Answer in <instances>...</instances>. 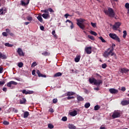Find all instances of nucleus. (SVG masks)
<instances>
[{"mask_svg": "<svg viewBox=\"0 0 129 129\" xmlns=\"http://www.w3.org/2000/svg\"><path fill=\"white\" fill-rule=\"evenodd\" d=\"M105 15L109 16V18H113L115 17V12H114L112 8H109L108 10H104Z\"/></svg>", "mask_w": 129, "mask_h": 129, "instance_id": "f257e3e1", "label": "nucleus"}, {"mask_svg": "<svg viewBox=\"0 0 129 129\" xmlns=\"http://www.w3.org/2000/svg\"><path fill=\"white\" fill-rule=\"evenodd\" d=\"M77 21V25L78 26L80 29H81L82 30H85V25L83 24L84 21H85V20L84 19H76Z\"/></svg>", "mask_w": 129, "mask_h": 129, "instance_id": "f03ea898", "label": "nucleus"}, {"mask_svg": "<svg viewBox=\"0 0 129 129\" xmlns=\"http://www.w3.org/2000/svg\"><path fill=\"white\" fill-rule=\"evenodd\" d=\"M116 56V54L114 52H113V49H110L109 52L107 51H105L103 53V56L105 57V58H107L108 56Z\"/></svg>", "mask_w": 129, "mask_h": 129, "instance_id": "7ed1b4c3", "label": "nucleus"}, {"mask_svg": "<svg viewBox=\"0 0 129 129\" xmlns=\"http://www.w3.org/2000/svg\"><path fill=\"white\" fill-rule=\"evenodd\" d=\"M121 116V113L119 111H114L113 112L111 117L113 119H115L116 118H119Z\"/></svg>", "mask_w": 129, "mask_h": 129, "instance_id": "20e7f679", "label": "nucleus"}, {"mask_svg": "<svg viewBox=\"0 0 129 129\" xmlns=\"http://www.w3.org/2000/svg\"><path fill=\"white\" fill-rule=\"evenodd\" d=\"M109 36L111 39L117 41L118 42H120V41L119 38L115 33H109Z\"/></svg>", "mask_w": 129, "mask_h": 129, "instance_id": "39448f33", "label": "nucleus"}, {"mask_svg": "<svg viewBox=\"0 0 129 129\" xmlns=\"http://www.w3.org/2000/svg\"><path fill=\"white\" fill-rule=\"evenodd\" d=\"M120 26H121V23L119 22H117L115 23V24L113 25V30L116 31L118 28H119Z\"/></svg>", "mask_w": 129, "mask_h": 129, "instance_id": "423d86ee", "label": "nucleus"}, {"mask_svg": "<svg viewBox=\"0 0 129 129\" xmlns=\"http://www.w3.org/2000/svg\"><path fill=\"white\" fill-rule=\"evenodd\" d=\"M85 51L87 54H91V53H92V46L86 47L85 48Z\"/></svg>", "mask_w": 129, "mask_h": 129, "instance_id": "0eeeda50", "label": "nucleus"}, {"mask_svg": "<svg viewBox=\"0 0 129 129\" xmlns=\"http://www.w3.org/2000/svg\"><path fill=\"white\" fill-rule=\"evenodd\" d=\"M120 73L123 74H129V69H127L126 68H122L120 69Z\"/></svg>", "mask_w": 129, "mask_h": 129, "instance_id": "6e6552de", "label": "nucleus"}, {"mask_svg": "<svg viewBox=\"0 0 129 129\" xmlns=\"http://www.w3.org/2000/svg\"><path fill=\"white\" fill-rule=\"evenodd\" d=\"M18 83L15 81H10L9 83H7V86L11 88L12 87V85H17Z\"/></svg>", "mask_w": 129, "mask_h": 129, "instance_id": "1a4fd4ad", "label": "nucleus"}, {"mask_svg": "<svg viewBox=\"0 0 129 129\" xmlns=\"http://www.w3.org/2000/svg\"><path fill=\"white\" fill-rule=\"evenodd\" d=\"M102 84H103V81H102L101 80L97 79V81L95 82V83H94V85L98 87H99L100 85H102Z\"/></svg>", "mask_w": 129, "mask_h": 129, "instance_id": "9d476101", "label": "nucleus"}, {"mask_svg": "<svg viewBox=\"0 0 129 129\" xmlns=\"http://www.w3.org/2000/svg\"><path fill=\"white\" fill-rule=\"evenodd\" d=\"M109 91L111 94H117L118 92V90L114 88L109 89Z\"/></svg>", "mask_w": 129, "mask_h": 129, "instance_id": "9b49d317", "label": "nucleus"}, {"mask_svg": "<svg viewBox=\"0 0 129 129\" xmlns=\"http://www.w3.org/2000/svg\"><path fill=\"white\" fill-rule=\"evenodd\" d=\"M7 9L6 8L3 7L0 9V15H3L5 14L7 12Z\"/></svg>", "mask_w": 129, "mask_h": 129, "instance_id": "f8f14e48", "label": "nucleus"}, {"mask_svg": "<svg viewBox=\"0 0 129 129\" xmlns=\"http://www.w3.org/2000/svg\"><path fill=\"white\" fill-rule=\"evenodd\" d=\"M17 53L19 56H24V53H23L22 49L21 48H18Z\"/></svg>", "mask_w": 129, "mask_h": 129, "instance_id": "ddd939ff", "label": "nucleus"}, {"mask_svg": "<svg viewBox=\"0 0 129 129\" xmlns=\"http://www.w3.org/2000/svg\"><path fill=\"white\" fill-rule=\"evenodd\" d=\"M121 104L123 106H125L129 104V99L128 100H123L121 101Z\"/></svg>", "mask_w": 129, "mask_h": 129, "instance_id": "4468645a", "label": "nucleus"}, {"mask_svg": "<svg viewBox=\"0 0 129 129\" xmlns=\"http://www.w3.org/2000/svg\"><path fill=\"white\" fill-rule=\"evenodd\" d=\"M36 74L38 75V77L46 78V76L45 75L41 74L39 70L36 71Z\"/></svg>", "mask_w": 129, "mask_h": 129, "instance_id": "2eb2a0df", "label": "nucleus"}, {"mask_svg": "<svg viewBox=\"0 0 129 129\" xmlns=\"http://www.w3.org/2000/svg\"><path fill=\"white\" fill-rule=\"evenodd\" d=\"M97 80L96 79H94V78H89V82L91 84H93L95 83L96 81H97Z\"/></svg>", "mask_w": 129, "mask_h": 129, "instance_id": "dca6fc26", "label": "nucleus"}, {"mask_svg": "<svg viewBox=\"0 0 129 129\" xmlns=\"http://www.w3.org/2000/svg\"><path fill=\"white\" fill-rule=\"evenodd\" d=\"M26 99L25 98H21V99L20 100V104H24L26 103Z\"/></svg>", "mask_w": 129, "mask_h": 129, "instance_id": "f3484780", "label": "nucleus"}, {"mask_svg": "<svg viewBox=\"0 0 129 129\" xmlns=\"http://www.w3.org/2000/svg\"><path fill=\"white\" fill-rule=\"evenodd\" d=\"M66 94L67 96H71L74 95L75 94V93H74V92H67Z\"/></svg>", "mask_w": 129, "mask_h": 129, "instance_id": "a211bd4d", "label": "nucleus"}, {"mask_svg": "<svg viewBox=\"0 0 129 129\" xmlns=\"http://www.w3.org/2000/svg\"><path fill=\"white\" fill-rule=\"evenodd\" d=\"M0 58H3V59H6L7 56L6 54H4L2 52H0Z\"/></svg>", "mask_w": 129, "mask_h": 129, "instance_id": "6ab92c4d", "label": "nucleus"}, {"mask_svg": "<svg viewBox=\"0 0 129 129\" xmlns=\"http://www.w3.org/2000/svg\"><path fill=\"white\" fill-rule=\"evenodd\" d=\"M50 17V15H49L48 14H43L42 15V17L43 18V19H47Z\"/></svg>", "mask_w": 129, "mask_h": 129, "instance_id": "aec40b11", "label": "nucleus"}, {"mask_svg": "<svg viewBox=\"0 0 129 129\" xmlns=\"http://www.w3.org/2000/svg\"><path fill=\"white\" fill-rule=\"evenodd\" d=\"M70 115L72 116H75L76 115H77V111L75 110L74 111L71 112Z\"/></svg>", "mask_w": 129, "mask_h": 129, "instance_id": "412c9836", "label": "nucleus"}, {"mask_svg": "<svg viewBox=\"0 0 129 129\" xmlns=\"http://www.w3.org/2000/svg\"><path fill=\"white\" fill-rule=\"evenodd\" d=\"M77 99L78 100V101H83L84 100V98H83V97H81V96H78L77 97Z\"/></svg>", "mask_w": 129, "mask_h": 129, "instance_id": "4be33fe9", "label": "nucleus"}, {"mask_svg": "<svg viewBox=\"0 0 129 129\" xmlns=\"http://www.w3.org/2000/svg\"><path fill=\"white\" fill-rule=\"evenodd\" d=\"M80 59H81V55L76 56V57L75 58V61L76 62H79Z\"/></svg>", "mask_w": 129, "mask_h": 129, "instance_id": "5701e85b", "label": "nucleus"}, {"mask_svg": "<svg viewBox=\"0 0 129 129\" xmlns=\"http://www.w3.org/2000/svg\"><path fill=\"white\" fill-rule=\"evenodd\" d=\"M62 75V74L60 72H58L54 75V77H59Z\"/></svg>", "mask_w": 129, "mask_h": 129, "instance_id": "b1692460", "label": "nucleus"}, {"mask_svg": "<svg viewBox=\"0 0 129 129\" xmlns=\"http://www.w3.org/2000/svg\"><path fill=\"white\" fill-rule=\"evenodd\" d=\"M6 32L7 33H8L9 34V35H10L11 36H14V33L11 32V31L10 30V29H6Z\"/></svg>", "mask_w": 129, "mask_h": 129, "instance_id": "393cba45", "label": "nucleus"}, {"mask_svg": "<svg viewBox=\"0 0 129 129\" xmlns=\"http://www.w3.org/2000/svg\"><path fill=\"white\" fill-rule=\"evenodd\" d=\"M68 127L69 129H76V126H74L72 124H69Z\"/></svg>", "mask_w": 129, "mask_h": 129, "instance_id": "a878e982", "label": "nucleus"}, {"mask_svg": "<svg viewBox=\"0 0 129 129\" xmlns=\"http://www.w3.org/2000/svg\"><path fill=\"white\" fill-rule=\"evenodd\" d=\"M50 52H48L47 51L43 52V53H42V55L45 56H50Z\"/></svg>", "mask_w": 129, "mask_h": 129, "instance_id": "bb28decb", "label": "nucleus"}, {"mask_svg": "<svg viewBox=\"0 0 129 129\" xmlns=\"http://www.w3.org/2000/svg\"><path fill=\"white\" fill-rule=\"evenodd\" d=\"M29 116V112L28 111H25L24 112L23 114V117L24 118H27Z\"/></svg>", "mask_w": 129, "mask_h": 129, "instance_id": "cd10ccee", "label": "nucleus"}, {"mask_svg": "<svg viewBox=\"0 0 129 129\" xmlns=\"http://www.w3.org/2000/svg\"><path fill=\"white\" fill-rule=\"evenodd\" d=\"M5 46H7L8 47H12L14 46L13 44H11L9 42L5 43Z\"/></svg>", "mask_w": 129, "mask_h": 129, "instance_id": "c85d7f7f", "label": "nucleus"}, {"mask_svg": "<svg viewBox=\"0 0 129 129\" xmlns=\"http://www.w3.org/2000/svg\"><path fill=\"white\" fill-rule=\"evenodd\" d=\"M36 18H37L38 21H39L40 22H41V23L43 22V19L41 16H37V17Z\"/></svg>", "mask_w": 129, "mask_h": 129, "instance_id": "c756f323", "label": "nucleus"}, {"mask_svg": "<svg viewBox=\"0 0 129 129\" xmlns=\"http://www.w3.org/2000/svg\"><path fill=\"white\" fill-rule=\"evenodd\" d=\"M52 35L54 36V37L55 38V39H57V35H56V32H55V30H53L52 32Z\"/></svg>", "mask_w": 129, "mask_h": 129, "instance_id": "7c9ffc66", "label": "nucleus"}, {"mask_svg": "<svg viewBox=\"0 0 129 129\" xmlns=\"http://www.w3.org/2000/svg\"><path fill=\"white\" fill-rule=\"evenodd\" d=\"M95 77H97V79H100L102 77L100 76L99 74L96 73L94 74Z\"/></svg>", "mask_w": 129, "mask_h": 129, "instance_id": "2f4dec72", "label": "nucleus"}, {"mask_svg": "<svg viewBox=\"0 0 129 129\" xmlns=\"http://www.w3.org/2000/svg\"><path fill=\"white\" fill-rule=\"evenodd\" d=\"M90 103H89V102L86 103V104H85V108H88L89 107H90Z\"/></svg>", "mask_w": 129, "mask_h": 129, "instance_id": "473e14b6", "label": "nucleus"}, {"mask_svg": "<svg viewBox=\"0 0 129 129\" xmlns=\"http://www.w3.org/2000/svg\"><path fill=\"white\" fill-rule=\"evenodd\" d=\"M47 127L50 129H52L54 128L53 125H52L51 123H49L48 125H47Z\"/></svg>", "mask_w": 129, "mask_h": 129, "instance_id": "72a5a7b5", "label": "nucleus"}, {"mask_svg": "<svg viewBox=\"0 0 129 129\" xmlns=\"http://www.w3.org/2000/svg\"><path fill=\"white\" fill-rule=\"evenodd\" d=\"M26 19H27V21H32L33 20L32 17L30 16L27 17Z\"/></svg>", "mask_w": 129, "mask_h": 129, "instance_id": "f704fd0d", "label": "nucleus"}, {"mask_svg": "<svg viewBox=\"0 0 129 129\" xmlns=\"http://www.w3.org/2000/svg\"><path fill=\"white\" fill-rule=\"evenodd\" d=\"M100 107L98 105H96L94 106V110L97 111L98 110H99V108Z\"/></svg>", "mask_w": 129, "mask_h": 129, "instance_id": "c9c22d12", "label": "nucleus"}, {"mask_svg": "<svg viewBox=\"0 0 129 129\" xmlns=\"http://www.w3.org/2000/svg\"><path fill=\"white\" fill-rule=\"evenodd\" d=\"M99 38L100 39V40H101L102 42H103V43L106 42V41L105 40V39H103V38L102 36L99 37Z\"/></svg>", "mask_w": 129, "mask_h": 129, "instance_id": "e433bc0d", "label": "nucleus"}, {"mask_svg": "<svg viewBox=\"0 0 129 129\" xmlns=\"http://www.w3.org/2000/svg\"><path fill=\"white\" fill-rule=\"evenodd\" d=\"M3 124H4L5 125H8L10 124V122H8V121H4Z\"/></svg>", "mask_w": 129, "mask_h": 129, "instance_id": "4c0bfd02", "label": "nucleus"}, {"mask_svg": "<svg viewBox=\"0 0 129 129\" xmlns=\"http://www.w3.org/2000/svg\"><path fill=\"white\" fill-rule=\"evenodd\" d=\"M58 100L57 98H54L52 100V103L56 104L57 103Z\"/></svg>", "mask_w": 129, "mask_h": 129, "instance_id": "58836bf2", "label": "nucleus"}, {"mask_svg": "<svg viewBox=\"0 0 129 129\" xmlns=\"http://www.w3.org/2000/svg\"><path fill=\"white\" fill-rule=\"evenodd\" d=\"M123 38H125V37H126V35H127V32H126V31H123Z\"/></svg>", "mask_w": 129, "mask_h": 129, "instance_id": "ea45409f", "label": "nucleus"}, {"mask_svg": "<svg viewBox=\"0 0 129 129\" xmlns=\"http://www.w3.org/2000/svg\"><path fill=\"white\" fill-rule=\"evenodd\" d=\"M41 13H43L49 14L48 10H41Z\"/></svg>", "mask_w": 129, "mask_h": 129, "instance_id": "a19ab883", "label": "nucleus"}, {"mask_svg": "<svg viewBox=\"0 0 129 129\" xmlns=\"http://www.w3.org/2000/svg\"><path fill=\"white\" fill-rule=\"evenodd\" d=\"M90 33L91 35H93L95 36H97V33H96L95 32L93 31H91Z\"/></svg>", "mask_w": 129, "mask_h": 129, "instance_id": "79ce46f5", "label": "nucleus"}, {"mask_svg": "<svg viewBox=\"0 0 129 129\" xmlns=\"http://www.w3.org/2000/svg\"><path fill=\"white\" fill-rule=\"evenodd\" d=\"M21 92L23 94L28 95V91H27L26 90H22Z\"/></svg>", "mask_w": 129, "mask_h": 129, "instance_id": "37998d69", "label": "nucleus"}, {"mask_svg": "<svg viewBox=\"0 0 129 129\" xmlns=\"http://www.w3.org/2000/svg\"><path fill=\"white\" fill-rule=\"evenodd\" d=\"M61 120L63 121H67V117L63 116V117H62Z\"/></svg>", "mask_w": 129, "mask_h": 129, "instance_id": "c03bdc74", "label": "nucleus"}, {"mask_svg": "<svg viewBox=\"0 0 129 129\" xmlns=\"http://www.w3.org/2000/svg\"><path fill=\"white\" fill-rule=\"evenodd\" d=\"M18 67H19V68H22L23 66V62H19V63H18Z\"/></svg>", "mask_w": 129, "mask_h": 129, "instance_id": "a18cd8bd", "label": "nucleus"}, {"mask_svg": "<svg viewBox=\"0 0 129 129\" xmlns=\"http://www.w3.org/2000/svg\"><path fill=\"white\" fill-rule=\"evenodd\" d=\"M114 48H115V44H111V50H113V51H114Z\"/></svg>", "mask_w": 129, "mask_h": 129, "instance_id": "49530a36", "label": "nucleus"}, {"mask_svg": "<svg viewBox=\"0 0 129 129\" xmlns=\"http://www.w3.org/2000/svg\"><path fill=\"white\" fill-rule=\"evenodd\" d=\"M37 66V62H36L35 61H34V62H33L31 67H32V68H34V67H35V66Z\"/></svg>", "mask_w": 129, "mask_h": 129, "instance_id": "de8ad7c7", "label": "nucleus"}, {"mask_svg": "<svg viewBox=\"0 0 129 129\" xmlns=\"http://www.w3.org/2000/svg\"><path fill=\"white\" fill-rule=\"evenodd\" d=\"M88 38H89V39H90L91 40H94V37L91 35H88Z\"/></svg>", "mask_w": 129, "mask_h": 129, "instance_id": "09e8293b", "label": "nucleus"}, {"mask_svg": "<svg viewBox=\"0 0 129 129\" xmlns=\"http://www.w3.org/2000/svg\"><path fill=\"white\" fill-rule=\"evenodd\" d=\"M102 68H103V69H105V68H106L107 67V64L106 63H103L102 64Z\"/></svg>", "mask_w": 129, "mask_h": 129, "instance_id": "8fccbe9b", "label": "nucleus"}, {"mask_svg": "<svg viewBox=\"0 0 129 129\" xmlns=\"http://www.w3.org/2000/svg\"><path fill=\"white\" fill-rule=\"evenodd\" d=\"M20 3H21L22 6H27L26 3L23 2V0H21V1H20Z\"/></svg>", "mask_w": 129, "mask_h": 129, "instance_id": "3c124183", "label": "nucleus"}, {"mask_svg": "<svg viewBox=\"0 0 129 129\" xmlns=\"http://www.w3.org/2000/svg\"><path fill=\"white\" fill-rule=\"evenodd\" d=\"M5 84H6L5 81H0V86H3Z\"/></svg>", "mask_w": 129, "mask_h": 129, "instance_id": "603ef678", "label": "nucleus"}, {"mask_svg": "<svg viewBox=\"0 0 129 129\" xmlns=\"http://www.w3.org/2000/svg\"><path fill=\"white\" fill-rule=\"evenodd\" d=\"M48 10V11L50 13H54V11H53V10H52V8H49L48 10Z\"/></svg>", "mask_w": 129, "mask_h": 129, "instance_id": "864d4df0", "label": "nucleus"}, {"mask_svg": "<svg viewBox=\"0 0 129 129\" xmlns=\"http://www.w3.org/2000/svg\"><path fill=\"white\" fill-rule=\"evenodd\" d=\"M125 7L127 9H129V3H126L125 5Z\"/></svg>", "mask_w": 129, "mask_h": 129, "instance_id": "5fc2aeb1", "label": "nucleus"}, {"mask_svg": "<svg viewBox=\"0 0 129 129\" xmlns=\"http://www.w3.org/2000/svg\"><path fill=\"white\" fill-rule=\"evenodd\" d=\"M91 26L94 27V28H96V24L95 23H92L91 22Z\"/></svg>", "mask_w": 129, "mask_h": 129, "instance_id": "6e6d98bb", "label": "nucleus"}, {"mask_svg": "<svg viewBox=\"0 0 129 129\" xmlns=\"http://www.w3.org/2000/svg\"><path fill=\"white\" fill-rule=\"evenodd\" d=\"M3 36H4V37H7L8 36V34L7 33V32H3Z\"/></svg>", "mask_w": 129, "mask_h": 129, "instance_id": "4d7b16f0", "label": "nucleus"}, {"mask_svg": "<svg viewBox=\"0 0 129 129\" xmlns=\"http://www.w3.org/2000/svg\"><path fill=\"white\" fill-rule=\"evenodd\" d=\"M74 99V96H72V97H70V96H68L67 97V99L68 100H71V99Z\"/></svg>", "mask_w": 129, "mask_h": 129, "instance_id": "13d9d810", "label": "nucleus"}, {"mask_svg": "<svg viewBox=\"0 0 129 129\" xmlns=\"http://www.w3.org/2000/svg\"><path fill=\"white\" fill-rule=\"evenodd\" d=\"M36 71L35 70H33L32 72V74L33 76H35L36 74Z\"/></svg>", "mask_w": 129, "mask_h": 129, "instance_id": "bf43d9fd", "label": "nucleus"}, {"mask_svg": "<svg viewBox=\"0 0 129 129\" xmlns=\"http://www.w3.org/2000/svg\"><path fill=\"white\" fill-rule=\"evenodd\" d=\"M40 29H41V31H43L44 30V27L43 25L40 26Z\"/></svg>", "mask_w": 129, "mask_h": 129, "instance_id": "052dcab7", "label": "nucleus"}, {"mask_svg": "<svg viewBox=\"0 0 129 129\" xmlns=\"http://www.w3.org/2000/svg\"><path fill=\"white\" fill-rule=\"evenodd\" d=\"M33 94V91H28L27 94Z\"/></svg>", "mask_w": 129, "mask_h": 129, "instance_id": "680f3d73", "label": "nucleus"}, {"mask_svg": "<svg viewBox=\"0 0 129 129\" xmlns=\"http://www.w3.org/2000/svg\"><path fill=\"white\" fill-rule=\"evenodd\" d=\"M49 111L51 113H53L54 112V109L52 108H50L49 109Z\"/></svg>", "mask_w": 129, "mask_h": 129, "instance_id": "e2e57ef3", "label": "nucleus"}, {"mask_svg": "<svg viewBox=\"0 0 129 129\" xmlns=\"http://www.w3.org/2000/svg\"><path fill=\"white\" fill-rule=\"evenodd\" d=\"M69 22V23H71V24H73V23L72 22V21L69 20H67V21H66V23H68Z\"/></svg>", "mask_w": 129, "mask_h": 129, "instance_id": "0e129e2a", "label": "nucleus"}, {"mask_svg": "<svg viewBox=\"0 0 129 129\" xmlns=\"http://www.w3.org/2000/svg\"><path fill=\"white\" fill-rule=\"evenodd\" d=\"M71 29H73L74 28V23L71 24V25L70 26Z\"/></svg>", "mask_w": 129, "mask_h": 129, "instance_id": "69168bd1", "label": "nucleus"}, {"mask_svg": "<svg viewBox=\"0 0 129 129\" xmlns=\"http://www.w3.org/2000/svg\"><path fill=\"white\" fill-rule=\"evenodd\" d=\"M121 91H123V92L125 91V88L124 87H121Z\"/></svg>", "mask_w": 129, "mask_h": 129, "instance_id": "338daca9", "label": "nucleus"}, {"mask_svg": "<svg viewBox=\"0 0 129 129\" xmlns=\"http://www.w3.org/2000/svg\"><path fill=\"white\" fill-rule=\"evenodd\" d=\"M71 16L70 15H69L68 14H66L64 15V17L66 18V19L68 18V17Z\"/></svg>", "mask_w": 129, "mask_h": 129, "instance_id": "774afa93", "label": "nucleus"}]
</instances>
